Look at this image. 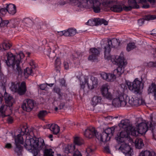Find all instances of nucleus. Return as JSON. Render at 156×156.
<instances>
[{"mask_svg":"<svg viewBox=\"0 0 156 156\" xmlns=\"http://www.w3.org/2000/svg\"><path fill=\"white\" fill-rule=\"evenodd\" d=\"M43 151L44 156H54V152L51 149L46 148Z\"/></svg>","mask_w":156,"mask_h":156,"instance_id":"nucleus-33","label":"nucleus"},{"mask_svg":"<svg viewBox=\"0 0 156 156\" xmlns=\"http://www.w3.org/2000/svg\"><path fill=\"white\" fill-rule=\"evenodd\" d=\"M98 133L94 128L90 127L85 130L84 132V135L86 137L91 138L95 136L97 138Z\"/></svg>","mask_w":156,"mask_h":156,"instance_id":"nucleus-21","label":"nucleus"},{"mask_svg":"<svg viewBox=\"0 0 156 156\" xmlns=\"http://www.w3.org/2000/svg\"><path fill=\"white\" fill-rule=\"evenodd\" d=\"M129 6H126L123 2H119L113 5L111 8L115 10H131L132 9L140 8L139 5H137L135 0H128Z\"/></svg>","mask_w":156,"mask_h":156,"instance_id":"nucleus-11","label":"nucleus"},{"mask_svg":"<svg viewBox=\"0 0 156 156\" xmlns=\"http://www.w3.org/2000/svg\"><path fill=\"white\" fill-rule=\"evenodd\" d=\"M63 65L65 69L67 70L69 69V64L67 62L64 61L63 62Z\"/></svg>","mask_w":156,"mask_h":156,"instance_id":"nucleus-57","label":"nucleus"},{"mask_svg":"<svg viewBox=\"0 0 156 156\" xmlns=\"http://www.w3.org/2000/svg\"><path fill=\"white\" fill-rule=\"evenodd\" d=\"M153 118L152 116L151 117L150 123L148 122H142L138 124L137 130L139 133L141 134H145L148 129L151 130L152 132H153L156 126V123L153 121Z\"/></svg>","mask_w":156,"mask_h":156,"instance_id":"nucleus-8","label":"nucleus"},{"mask_svg":"<svg viewBox=\"0 0 156 156\" xmlns=\"http://www.w3.org/2000/svg\"><path fill=\"white\" fill-rule=\"evenodd\" d=\"M38 138L34 137L30 139H27L25 141L24 146L27 150H30L33 148L35 149L38 143Z\"/></svg>","mask_w":156,"mask_h":156,"instance_id":"nucleus-14","label":"nucleus"},{"mask_svg":"<svg viewBox=\"0 0 156 156\" xmlns=\"http://www.w3.org/2000/svg\"><path fill=\"white\" fill-rule=\"evenodd\" d=\"M51 130L54 134L57 135L60 131V127L57 125L53 124L51 127Z\"/></svg>","mask_w":156,"mask_h":156,"instance_id":"nucleus-31","label":"nucleus"},{"mask_svg":"<svg viewBox=\"0 0 156 156\" xmlns=\"http://www.w3.org/2000/svg\"><path fill=\"white\" fill-rule=\"evenodd\" d=\"M10 89L13 92L17 93L20 95H23L27 91L26 83L24 81L21 83L19 82H12Z\"/></svg>","mask_w":156,"mask_h":156,"instance_id":"nucleus-10","label":"nucleus"},{"mask_svg":"<svg viewBox=\"0 0 156 156\" xmlns=\"http://www.w3.org/2000/svg\"><path fill=\"white\" fill-rule=\"evenodd\" d=\"M117 141L119 144L120 143H122L119 147V150L128 156H132V155L133 154V150L130 147L126 144L124 143V141L122 142H119Z\"/></svg>","mask_w":156,"mask_h":156,"instance_id":"nucleus-16","label":"nucleus"},{"mask_svg":"<svg viewBox=\"0 0 156 156\" xmlns=\"http://www.w3.org/2000/svg\"><path fill=\"white\" fill-rule=\"evenodd\" d=\"M128 133V134L133 136H136L139 133L138 131H136V130L135 128L133 127L132 126H131V128H129L128 131H127Z\"/></svg>","mask_w":156,"mask_h":156,"instance_id":"nucleus-30","label":"nucleus"},{"mask_svg":"<svg viewBox=\"0 0 156 156\" xmlns=\"http://www.w3.org/2000/svg\"><path fill=\"white\" fill-rule=\"evenodd\" d=\"M86 23L87 25L92 26H97L102 24H104L105 25H107L108 24V22L106 20L104 19H101L99 18L90 19Z\"/></svg>","mask_w":156,"mask_h":156,"instance_id":"nucleus-20","label":"nucleus"},{"mask_svg":"<svg viewBox=\"0 0 156 156\" xmlns=\"http://www.w3.org/2000/svg\"><path fill=\"white\" fill-rule=\"evenodd\" d=\"M76 33V30L72 28L69 29L66 31L65 34L66 36H72L74 35Z\"/></svg>","mask_w":156,"mask_h":156,"instance_id":"nucleus-39","label":"nucleus"},{"mask_svg":"<svg viewBox=\"0 0 156 156\" xmlns=\"http://www.w3.org/2000/svg\"><path fill=\"white\" fill-rule=\"evenodd\" d=\"M10 23V21L8 20H5L3 21L2 20L1 23L0 24V27H4L6 26L8 23Z\"/></svg>","mask_w":156,"mask_h":156,"instance_id":"nucleus-49","label":"nucleus"},{"mask_svg":"<svg viewBox=\"0 0 156 156\" xmlns=\"http://www.w3.org/2000/svg\"><path fill=\"white\" fill-rule=\"evenodd\" d=\"M117 1V0H103L102 4L105 7H110L112 4Z\"/></svg>","mask_w":156,"mask_h":156,"instance_id":"nucleus-36","label":"nucleus"},{"mask_svg":"<svg viewBox=\"0 0 156 156\" xmlns=\"http://www.w3.org/2000/svg\"><path fill=\"white\" fill-rule=\"evenodd\" d=\"M136 47L135 44L133 43H129L127 46L126 49L127 50L129 51L135 48Z\"/></svg>","mask_w":156,"mask_h":156,"instance_id":"nucleus-43","label":"nucleus"},{"mask_svg":"<svg viewBox=\"0 0 156 156\" xmlns=\"http://www.w3.org/2000/svg\"><path fill=\"white\" fill-rule=\"evenodd\" d=\"M67 95L66 94L63 93L61 92L58 94V99L60 100L61 101L62 100H66Z\"/></svg>","mask_w":156,"mask_h":156,"instance_id":"nucleus-44","label":"nucleus"},{"mask_svg":"<svg viewBox=\"0 0 156 156\" xmlns=\"http://www.w3.org/2000/svg\"><path fill=\"white\" fill-rule=\"evenodd\" d=\"M74 142L76 145H80L84 143V141L82 138L76 137L74 139Z\"/></svg>","mask_w":156,"mask_h":156,"instance_id":"nucleus-40","label":"nucleus"},{"mask_svg":"<svg viewBox=\"0 0 156 156\" xmlns=\"http://www.w3.org/2000/svg\"><path fill=\"white\" fill-rule=\"evenodd\" d=\"M6 56L7 58V59L5 60L7 65L9 66H11L14 73L18 76H21L23 73V70L20 64L21 59L24 56V54L21 53L16 56L9 52L7 54Z\"/></svg>","mask_w":156,"mask_h":156,"instance_id":"nucleus-1","label":"nucleus"},{"mask_svg":"<svg viewBox=\"0 0 156 156\" xmlns=\"http://www.w3.org/2000/svg\"><path fill=\"white\" fill-rule=\"evenodd\" d=\"M46 147L44 140L41 138H38V143L35 149L33 151L34 156H39L38 153L41 150H43Z\"/></svg>","mask_w":156,"mask_h":156,"instance_id":"nucleus-18","label":"nucleus"},{"mask_svg":"<svg viewBox=\"0 0 156 156\" xmlns=\"http://www.w3.org/2000/svg\"><path fill=\"white\" fill-rule=\"evenodd\" d=\"M31 22L32 20L28 18L24 19L22 20V22L23 23H25L27 24H28L30 23Z\"/></svg>","mask_w":156,"mask_h":156,"instance_id":"nucleus-52","label":"nucleus"},{"mask_svg":"<svg viewBox=\"0 0 156 156\" xmlns=\"http://www.w3.org/2000/svg\"><path fill=\"white\" fill-rule=\"evenodd\" d=\"M115 98L113 99L112 104L115 107H124L127 103V95L124 93V89L120 87L115 92Z\"/></svg>","mask_w":156,"mask_h":156,"instance_id":"nucleus-5","label":"nucleus"},{"mask_svg":"<svg viewBox=\"0 0 156 156\" xmlns=\"http://www.w3.org/2000/svg\"><path fill=\"white\" fill-rule=\"evenodd\" d=\"M53 90L54 92L57 93L58 95L61 93L60 88L57 87H55L53 89Z\"/></svg>","mask_w":156,"mask_h":156,"instance_id":"nucleus-56","label":"nucleus"},{"mask_svg":"<svg viewBox=\"0 0 156 156\" xmlns=\"http://www.w3.org/2000/svg\"><path fill=\"white\" fill-rule=\"evenodd\" d=\"M117 141L119 144L120 143H122L119 147V150L128 156H132V155L133 154V150L130 147L126 144L124 143V141L122 142H119Z\"/></svg>","mask_w":156,"mask_h":156,"instance_id":"nucleus-17","label":"nucleus"},{"mask_svg":"<svg viewBox=\"0 0 156 156\" xmlns=\"http://www.w3.org/2000/svg\"><path fill=\"white\" fill-rule=\"evenodd\" d=\"M108 76L107 79V81H113L116 78L115 76L114 75L113 73V74L111 73H108Z\"/></svg>","mask_w":156,"mask_h":156,"instance_id":"nucleus-46","label":"nucleus"},{"mask_svg":"<svg viewBox=\"0 0 156 156\" xmlns=\"http://www.w3.org/2000/svg\"><path fill=\"white\" fill-rule=\"evenodd\" d=\"M101 92L103 96L105 98L112 100L113 99L112 94L108 91V87L106 85H103L101 89Z\"/></svg>","mask_w":156,"mask_h":156,"instance_id":"nucleus-22","label":"nucleus"},{"mask_svg":"<svg viewBox=\"0 0 156 156\" xmlns=\"http://www.w3.org/2000/svg\"><path fill=\"white\" fill-rule=\"evenodd\" d=\"M4 97L6 105H2L0 108V116H2L3 118L6 116V115H5V112L7 109L8 107L10 110H12L11 107L12 106L13 102V98L12 97L8 94L6 91L4 93Z\"/></svg>","mask_w":156,"mask_h":156,"instance_id":"nucleus-9","label":"nucleus"},{"mask_svg":"<svg viewBox=\"0 0 156 156\" xmlns=\"http://www.w3.org/2000/svg\"><path fill=\"white\" fill-rule=\"evenodd\" d=\"M61 63L60 58H57L55 60V66H60Z\"/></svg>","mask_w":156,"mask_h":156,"instance_id":"nucleus-55","label":"nucleus"},{"mask_svg":"<svg viewBox=\"0 0 156 156\" xmlns=\"http://www.w3.org/2000/svg\"><path fill=\"white\" fill-rule=\"evenodd\" d=\"M6 120L9 123H12L13 122V119L11 116H9Z\"/></svg>","mask_w":156,"mask_h":156,"instance_id":"nucleus-59","label":"nucleus"},{"mask_svg":"<svg viewBox=\"0 0 156 156\" xmlns=\"http://www.w3.org/2000/svg\"><path fill=\"white\" fill-rule=\"evenodd\" d=\"M51 51V48L49 47H48L44 51V54L48 55L49 57H50Z\"/></svg>","mask_w":156,"mask_h":156,"instance_id":"nucleus-48","label":"nucleus"},{"mask_svg":"<svg viewBox=\"0 0 156 156\" xmlns=\"http://www.w3.org/2000/svg\"><path fill=\"white\" fill-rule=\"evenodd\" d=\"M34 101L30 99L24 100L21 105V108L24 111L30 112L34 106Z\"/></svg>","mask_w":156,"mask_h":156,"instance_id":"nucleus-13","label":"nucleus"},{"mask_svg":"<svg viewBox=\"0 0 156 156\" xmlns=\"http://www.w3.org/2000/svg\"><path fill=\"white\" fill-rule=\"evenodd\" d=\"M7 11L6 10H0V17L4 16L6 13Z\"/></svg>","mask_w":156,"mask_h":156,"instance_id":"nucleus-61","label":"nucleus"},{"mask_svg":"<svg viewBox=\"0 0 156 156\" xmlns=\"http://www.w3.org/2000/svg\"><path fill=\"white\" fill-rule=\"evenodd\" d=\"M32 68L27 67L24 69L23 74L25 76V77H27L29 75H31L33 73Z\"/></svg>","mask_w":156,"mask_h":156,"instance_id":"nucleus-42","label":"nucleus"},{"mask_svg":"<svg viewBox=\"0 0 156 156\" xmlns=\"http://www.w3.org/2000/svg\"><path fill=\"white\" fill-rule=\"evenodd\" d=\"M118 40L116 38L112 39H108L104 40L101 44L102 48L104 49V58L108 60H110L112 56H111L110 54L111 50V46L112 48H115L119 44Z\"/></svg>","mask_w":156,"mask_h":156,"instance_id":"nucleus-6","label":"nucleus"},{"mask_svg":"<svg viewBox=\"0 0 156 156\" xmlns=\"http://www.w3.org/2000/svg\"><path fill=\"white\" fill-rule=\"evenodd\" d=\"M65 102H60V104L58 106V108L59 110H61L65 106Z\"/></svg>","mask_w":156,"mask_h":156,"instance_id":"nucleus-58","label":"nucleus"},{"mask_svg":"<svg viewBox=\"0 0 156 156\" xmlns=\"http://www.w3.org/2000/svg\"><path fill=\"white\" fill-rule=\"evenodd\" d=\"M60 83L62 86H66V81L64 79H61L60 80Z\"/></svg>","mask_w":156,"mask_h":156,"instance_id":"nucleus-62","label":"nucleus"},{"mask_svg":"<svg viewBox=\"0 0 156 156\" xmlns=\"http://www.w3.org/2000/svg\"><path fill=\"white\" fill-rule=\"evenodd\" d=\"M147 66L149 67H156V62H150L147 63Z\"/></svg>","mask_w":156,"mask_h":156,"instance_id":"nucleus-51","label":"nucleus"},{"mask_svg":"<svg viewBox=\"0 0 156 156\" xmlns=\"http://www.w3.org/2000/svg\"><path fill=\"white\" fill-rule=\"evenodd\" d=\"M16 147L15 149V151L18 154H19L21 151L22 147L20 144H16Z\"/></svg>","mask_w":156,"mask_h":156,"instance_id":"nucleus-47","label":"nucleus"},{"mask_svg":"<svg viewBox=\"0 0 156 156\" xmlns=\"http://www.w3.org/2000/svg\"><path fill=\"white\" fill-rule=\"evenodd\" d=\"M110 59L113 64L118 66L116 69L114 70V75L116 77L120 76L124 72V68L123 66H125L127 63L123 57V53H121L119 56H112Z\"/></svg>","mask_w":156,"mask_h":156,"instance_id":"nucleus-2","label":"nucleus"},{"mask_svg":"<svg viewBox=\"0 0 156 156\" xmlns=\"http://www.w3.org/2000/svg\"><path fill=\"white\" fill-rule=\"evenodd\" d=\"M155 155V153L153 151H149L146 150L141 152L140 156H152Z\"/></svg>","mask_w":156,"mask_h":156,"instance_id":"nucleus-37","label":"nucleus"},{"mask_svg":"<svg viewBox=\"0 0 156 156\" xmlns=\"http://www.w3.org/2000/svg\"><path fill=\"white\" fill-rule=\"evenodd\" d=\"M30 64L31 66V68L33 69H34L36 67V66L35 65L34 62L33 61H31V62H30Z\"/></svg>","mask_w":156,"mask_h":156,"instance_id":"nucleus-64","label":"nucleus"},{"mask_svg":"<svg viewBox=\"0 0 156 156\" xmlns=\"http://www.w3.org/2000/svg\"><path fill=\"white\" fill-rule=\"evenodd\" d=\"M115 128L114 127L111 128H108L105 129L104 132L107 134L108 136H110V137L113 136L115 131Z\"/></svg>","mask_w":156,"mask_h":156,"instance_id":"nucleus-35","label":"nucleus"},{"mask_svg":"<svg viewBox=\"0 0 156 156\" xmlns=\"http://www.w3.org/2000/svg\"><path fill=\"white\" fill-rule=\"evenodd\" d=\"M156 19V15H147L144 17V19H140L138 20V23L139 26H142L144 23V20H152Z\"/></svg>","mask_w":156,"mask_h":156,"instance_id":"nucleus-23","label":"nucleus"},{"mask_svg":"<svg viewBox=\"0 0 156 156\" xmlns=\"http://www.w3.org/2000/svg\"><path fill=\"white\" fill-rule=\"evenodd\" d=\"M66 33V30H63L61 31H59L58 32V35L60 36H62L63 35L66 36V35L65 34Z\"/></svg>","mask_w":156,"mask_h":156,"instance_id":"nucleus-60","label":"nucleus"},{"mask_svg":"<svg viewBox=\"0 0 156 156\" xmlns=\"http://www.w3.org/2000/svg\"><path fill=\"white\" fill-rule=\"evenodd\" d=\"M128 101V102L130 105L132 106H138L140 105L139 103V100L136 99H135L132 97L130 98H129L128 97L127 98V101Z\"/></svg>","mask_w":156,"mask_h":156,"instance_id":"nucleus-29","label":"nucleus"},{"mask_svg":"<svg viewBox=\"0 0 156 156\" xmlns=\"http://www.w3.org/2000/svg\"><path fill=\"white\" fill-rule=\"evenodd\" d=\"M10 23L15 26L19 24L20 23V20L19 19H12L10 20Z\"/></svg>","mask_w":156,"mask_h":156,"instance_id":"nucleus-45","label":"nucleus"},{"mask_svg":"<svg viewBox=\"0 0 156 156\" xmlns=\"http://www.w3.org/2000/svg\"><path fill=\"white\" fill-rule=\"evenodd\" d=\"M75 149V146L74 145L71 144H68L63 149L64 153L67 154L73 153Z\"/></svg>","mask_w":156,"mask_h":156,"instance_id":"nucleus-26","label":"nucleus"},{"mask_svg":"<svg viewBox=\"0 0 156 156\" xmlns=\"http://www.w3.org/2000/svg\"><path fill=\"white\" fill-rule=\"evenodd\" d=\"M74 153L73 156H82L81 153L77 149H76L74 151Z\"/></svg>","mask_w":156,"mask_h":156,"instance_id":"nucleus-53","label":"nucleus"},{"mask_svg":"<svg viewBox=\"0 0 156 156\" xmlns=\"http://www.w3.org/2000/svg\"><path fill=\"white\" fill-rule=\"evenodd\" d=\"M101 48H90V51L91 54L89 56L88 59L89 60L94 61L97 60V57L100 54Z\"/></svg>","mask_w":156,"mask_h":156,"instance_id":"nucleus-19","label":"nucleus"},{"mask_svg":"<svg viewBox=\"0 0 156 156\" xmlns=\"http://www.w3.org/2000/svg\"><path fill=\"white\" fill-rule=\"evenodd\" d=\"M88 79L87 76H82L80 77L79 80L81 88L83 89L84 88L86 83H87L89 88L90 90H92L97 87L98 83L97 78L92 76L90 78V81L89 82H88Z\"/></svg>","mask_w":156,"mask_h":156,"instance_id":"nucleus-7","label":"nucleus"},{"mask_svg":"<svg viewBox=\"0 0 156 156\" xmlns=\"http://www.w3.org/2000/svg\"><path fill=\"white\" fill-rule=\"evenodd\" d=\"M147 91L148 94L154 93V98L156 99V85L155 83H152L149 86Z\"/></svg>","mask_w":156,"mask_h":156,"instance_id":"nucleus-27","label":"nucleus"},{"mask_svg":"<svg viewBox=\"0 0 156 156\" xmlns=\"http://www.w3.org/2000/svg\"><path fill=\"white\" fill-rule=\"evenodd\" d=\"M48 112L46 110H41L39 112L37 116L39 119L44 120V118L48 114Z\"/></svg>","mask_w":156,"mask_h":156,"instance_id":"nucleus-34","label":"nucleus"},{"mask_svg":"<svg viewBox=\"0 0 156 156\" xmlns=\"http://www.w3.org/2000/svg\"><path fill=\"white\" fill-rule=\"evenodd\" d=\"M38 138L34 137L30 139H27L25 141L24 146L27 150H30L33 148L35 149L38 143Z\"/></svg>","mask_w":156,"mask_h":156,"instance_id":"nucleus-15","label":"nucleus"},{"mask_svg":"<svg viewBox=\"0 0 156 156\" xmlns=\"http://www.w3.org/2000/svg\"><path fill=\"white\" fill-rule=\"evenodd\" d=\"M104 152L107 153H110V151L108 146H105L104 147Z\"/></svg>","mask_w":156,"mask_h":156,"instance_id":"nucleus-63","label":"nucleus"},{"mask_svg":"<svg viewBox=\"0 0 156 156\" xmlns=\"http://www.w3.org/2000/svg\"><path fill=\"white\" fill-rule=\"evenodd\" d=\"M12 43L8 41H4L2 44H0V51H2L8 50L12 47Z\"/></svg>","mask_w":156,"mask_h":156,"instance_id":"nucleus-25","label":"nucleus"},{"mask_svg":"<svg viewBox=\"0 0 156 156\" xmlns=\"http://www.w3.org/2000/svg\"><path fill=\"white\" fill-rule=\"evenodd\" d=\"M68 3L86 8H92L94 10H100L101 3L98 0H69Z\"/></svg>","mask_w":156,"mask_h":156,"instance_id":"nucleus-3","label":"nucleus"},{"mask_svg":"<svg viewBox=\"0 0 156 156\" xmlns=\"http://www.w3.org/2000/svg\"><path fill=\"white\" fill-rule=\"evenodd\" d=\"M101 97L98 96H94L92 98V105L94 106L97 104L100 103L101 101Z\"/></svg>","mask_w":156,"mask_h":156,"instance_id":"nucleus-32","label":"nucleus"},{"mask_svg":"<svg viewBox=\"0 0 156 156\" xmlns=\"http://www.w3.org/2000/svg\"><path fill=\"white\" fill-rule=\"evenodd\" d=\"M135 146L136 148L140 149L144 146L143 140L140 138H136L135 141Z\"/></svg>","mask_w":156,"mask_h":156,"instance_id":"nucleus-28","label":"nucleus"},{"mask_svg":"<svg viewBox=\"0 0 156 156\" xmlns=\"http://www.w3.org/2000/svg\"><path fill=\"white\" fill-rule=\"evenodd\" d=\"M16 144H23V136L20 134H18L15 139Z\"/></svg>","mask_w":156,"mask_h":156,"instance_id":"nucleus-38","label":"nucleus"},{"mask_svg":"<svg viewBox=\"0 0 156 156\" xmlns=\"http://www.w3.org/2000/svg\"><path fill=\"white\" fill-rule=\"evenodd\" d=\"M119 126L121 129H124V130L118 133L115 137V139L118 142H122L128 137L127 131L131 128L132 125L129 120L126 119L122 120Z\"/></svg>","mask_w":156,"mask_h":156,"instance_id":"nucleus-4","label":"nucleus"},{"mask_svg":"<svg viewBox=\"0 0 156 156\" xmlns=\"http://www.w3.org/2000/svg\"><path fill=\"white\" fill-rule=\"evenodd\" d=\"M6 5V7L0 8V10H16V6L14 4H9Z\"/></svg>","mask_w":156,"mask_h":156,"instance_id":"nucleus-41","label":"nucleus"},{"mask_svg":"<svg viewBox=\"0 0 156 156\" xmlns=\"http://www.w3.org/2000/svg\"><path fill=\"white\" fill-rule=\"evenodd\" d=\"M97 138L100 141L105 142L110 140V136H108L107 134L103 132L101 134L97 136Z\"/></svg>","mask_w":156,"mask_h":156,"instance_id":"nucleus-24","label":"nucleus"},{"mask_svg":"<svg viewBox=\"0 0 156 156\" xmlns=\"http://www.w3.org/2000/svg\"><path fill=\"white\" fill-rule=\"evenodd\" d=\"M93 150L91 147H87L86 150V152L87 154V156H88V154L90 153H91L93 152Z\"/></svg>","mask_w":156,"mask_h":156,"instance_id":"nucleus-50","label":"nucleus"},{"mask_svg":"<svg viewBox=\"0 0 156 156\" xmlns=\"http://www.w3.org/2000/svg\"><path fill=\"white\" fill-rule=\"evenodd\" d=\"M108 73H102L101 74V76L104 80H105L107 81V79Z\"/></svg>","mask_w":156,"mask_h":156,"instance_id":"nucleus-54","label":"nucleus"},{"mask_svg":"<svg viewBox=\"0 0 156 156\" xmlns=\"http://www.w3.org/2000/svg\"><path fill=\"white\" fill-rule=\"evenodd\" d=\"M127 84L129 89L136 94L138 93L140 90L143 88V83L138 78L135 79L132 83H128Z\"/></svg>","mask_w":156,"mask_h":156,"instance_id":"nucleus-12","label":"nucleus"}]
</instances>
